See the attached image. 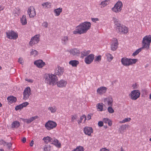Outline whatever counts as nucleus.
<instances>
[{"mask_svg":"<svg viewBox=\"0 0 151 151\" xmlns=\"http://www.w3.org/2000/svg\"><path fill=\"white\" fill-rule=\"evenodd\" d=\"M90 52V51L89 50H84L81 52V56L82 57L86 56L89 54Z\"/></svg>","mask_w":151,"mask_h":151,"instance_id":"33","label":"nucleus"},{"mask_svg":"<svg viewBox=\"0 0 151 151\" xmlns=\"http://www.w3.org/2000/svg\"><path fill=\"white\" fill-rule=\"evenodd\" d=\"M103 122L101 121H99L98 123V125L99 127H101L103 126Z\"/></svg>","mask_w":151,"mask_h":151,"instance_id":"54","label":"nucleus"},{"mask_svg":"<svg viewBox=\"0 0 151 151\" xmlns=\"http://www.w3.org/2000/svg\"><path fill=\"white\" fill-rule=\"evenodd\" d=\"M48 110L50 111L51 113H54L56 111L57 109L55 107L50 106L48 107Z\"/></svg>","mask_w":151,"mask_h":151,"instance_id":"36","label":"nucleus"},{"mask_svg":"<svg viewBox=\"0 0 151 151\" xmlns=\"http://www.w3.org/2000/svg\"><path fill=\"white\" fill-rule=\"evenodd\" d=\"M119 44L117 40L115 38H114L111 42V49L113 51H115L117 48Z\"/></svg>","mask_w":151,"mask_h":151,"instance_id":"9","label":"nucleus"},{"mask_svg":"<svg viewBox=\"0 0 151 151\" xmlns=\"http://www.w3.org/2000/svg\"><path fill=\"white\" fill-rule=\"evenodd\" d=\"M20 125L19 122L17 121H14L11 124V127L12 128H17Z\"/></svg>","mask_w":151,"mask_h":151,"instance_id":"22","label":"nucleus"},{"mask_svg":"<svg viewBox=\"0 0 151 151\" xmlns=\"http://www.w3.org/2000/svg\"><path fill=\"white\" fill-rule=\"evenodd\" d=\"M113 19L114 23L115 24V25L116 26V27H117L118 26H119L121 25L120 22L118 19H117L116 18H114Z\"/></svg>","mask_w":151,"mask_h":151,"instance_id":"37","label":"nucleus"},{"mask_svg":"<svg viewBox=\"0 0 151 151\" xmlns=\"http://www.w3.org/2000/svg\"><path fill=\"white\" fill-rule=\"evenodd\" d=\"M31 55H33L34 56L37 55L38 52L35 50L32 49L31 52Z\"/></svg>","mask_w":151,"mask_h":151,"instance_id":"43","label":"nucleus"},{"mask_svg":"<svg viewBox=\"0 0 151 151\" xmlns=\"http://www.w3.org/2000/svg\"><path fill=\"white\" fill-rule=\"evenodd\" d=\"M85 118V121L86 119V117L85 115H83L80 118L79 120L78 121V123L79 124L81 123L83 119Z\"/></svg>","mask_w":151,"mask_h":151,"instance_id":"42","label":"nucleus"},{"mask_svg":"<svg viewBox=\"0 0 151 151\" xmlns=\"http://www.w3.org/2000/svg\"><path fill=\"white\" fill-rule=\"evenodd\" d=\"M34 63L37 67L39 68H42L45 65V63L41 60L35 61Z\"/></svg>","mask_w":151,"mask_h":151,"instance_id":"18","label":"nucleus"},{"mask_svg":"<svg viewBox=\"0 0 151 151\" xmlns=\"http://www.w3.org/2000/svg\"><path fill=\"white\" fill-rule=\"evenodd\" d=\"M62 9L60 8L55 9L54 11V12L55 14V15L56 16H59L60 14L62 12Z\"/></svg>","mask_w":151,"mask_h":151,"instance_id":"31","label":"nucleus"},{"mask_svg":"<svg viewBox=\"0 0 151 151\" xmlns=\"http://www.w3.org/2000/svg\"><path fill=\"white\" fill-rule=\"evenodd\" d=\"M67 82V81L64 80H61L60 81L57 82V85L58 87L60 88H62L65 87Z\"/></svg>","mask_w":151,"mask_h":151,"instance_id":"17","label":"nucleus"},{"mask_svg":"<svg viewBox=\"0 0 151 151\" xmlns=\"http://www.w3.org/2000/svg\"><path fill=\"white\" fill-rule=\"evenodd\" d=\"M29 104V103L27 102H25L21 104L22 106H23V108L24 107H25L27 105H28Z\"/></svg>","mask_w":151,"mask_h":151,"instance_id":"52","label":"nucleus"},{"mask_svg":"<svg viewBox=\"0 0 151 151\" xmlns=\"http://www.w3.org/2000/svg\"><path fill=\"white\" fill-rule=\"evenodd\" d=\"M133 88L134 89H137L139 87V85L137 83H135L134 84H133L132 86Z\"/></svg>","mask_w":151,"mask_h":151,"instance_id":"51","label":"nucleus"},{"mask_svg":"<svg viewBox=\"0 0 151 151\" xmlns=\"http://www.w3.org/2000/svg\"><path fill=\"white\" fill-rule=\"evenodd\" d=\"M26 141V139L25 137H24L22 140V141L23 143H25Z\"/></svg>","mask_w":151,"mask_h":151,"instance_id":"63","label":"nucleus"},{"mask_svg":"<svg viewBox=\"0 0 151 151\" xmlns=\"http://www.w3.org/2000/svg\"><path fill=\"white\" fill-rule=\"evenodd\" d=\"M88 120H89L91 119V116L89 114H88L87 116Z\"/></svg>","mask_w":151,"mask_h":151,"instance_id":"64","label":"nucleus"},{"mask_svg":"<svg viewBox=\"0 0 151 151\" xmlns=\"http://www.w3.org/2000/svg\"><path fill=\"white\" fill-rule=\"evenodd\" d=\"M116 30L118 32L126 33L128 32V29L126 27L123 25H120L116 27Z\"/></svg>","mask_w":151,"mask_h":151,"instance_id":"10","label":"nucleus"},{"mask_svg":"<svg viewBox=\"0 0 151 151\" xmlns=\"http://www.w3.org/2000/svg\"><path fill=\"white\" fill-rule=\"evenodd\" d=\"M49 3L48 2H47L43 3L42 4V5L43 6H45V7H46L47 6H48L49 5Z\"/></svg>","mask_w":151,"mask_h":151,"instance_id":"58","label":"nucleus"},{"mask_svg":"<svg viewBox=\"0 0 151 151\" xmlns=\"http://www.w3.org/2000/svg\"><path fill=\"white\" fill-rule=\"evenodd\" d=\"M83 131L85 134L88 135L89 136L93 132V130L92 127H86L83 128Z\"/></svg>","mask_w":151,"mask_h":151,"instance_id":"16","label":"nucleus"},{"mask_svg":"<svg viewBox=\"0 0 151 151\" xmlns=\"http://www.w3.org/2000/svg\"><path fill=\"white\" fill-rule=\"evenodd\" d=\"M44 79L45 83L50 85H54L58 80L57 77L56 76L52 74H46L45 76Z\"/></svg>","mask_w":151,"mask_h":151,"instance_id":"1","label":"nucleus"},{"mask_svg":"<svg viewBox=\"0 0 151 151\" xmlns=\"http://www.w3.org/2000/svg\"><path fill=\"white\" fill-rule=\"evenodd\" d=\"M77 117V115H74L72 116L71 117V122H75V120L76 119Z\"/></svg>","mask_w":151,"mask_h":151,"instance_id":"50","label":"nucleus"},{"mask_svg":"<svg viewBox=\"0 0 151 151\" xmlns=\"http://www.w3.org/2000/svg\"><path fill=\"white\" fill-rule=\"evenodd\" d=\"M27 13L30 18L34 17L36 15L35 9L33 6H30L28 8Z\"/></svg>","mask_w":151,"mask_h":151,"instance_id":"11","label":"nucleus"},{"mask_svg":"<svg viewBox=\"0 0 151 151\" xmlns=\"http://www.w3.org/2000/svg\"><path fill=\"white\" fill-rule=\"evenodd\" d=\"M94 55L91 54L85 58V62L87 64H90L91 63L94 59Z\"/></svg>","mask_w":151,"mask_h":151,"instance_id":"14","label":"nucleus"},{"mask_svg":"<svg viewBox=\"0 0 151 151\" xmlns=\"http://www.w3.org/2000/svg\"><path fill=\"white\" fill-rule=\"evenodd\" d=\"M64 72V68L60 66H58L55 70V73L58 76H61Z\"/></svg>","mask_w":151,"mask_h":151,"instance_id":"15","label":"nucleus"},{"mask_svg":"<svg viewBox=\"0 0 151 151\" xmlns=\"http://www.w3.org/2000/svg\"><path fill=\"white\" fill-rule=\"evenodd\" d=\"M122 4L121 1H118L112 9V10L116 13L120 12L122 9Z\"/></svg>","mask_w":151,"mask_h":151,"instance_id":"7","label":"nucleus"},{"mask_svg":"<svg viewBox=\"0 0 151 151\" xmlns=\"http://www.w3.org/2000/svg\"><path fill=\"white\" fill-rule=\"evenodd\" d=\"M70 52L71 54L74 56L78 55L80 53L79 50L76 48L70 50Z\"/></svg>","mask_w":151,"mask_h":151,"instance_id":"21","label":"nucleus"},{"mask_svg":"<svg viewBox=\"0 0 151 151\" xmlns=\"http://www.w3.org/2000/svg\"><path fill=\"white\" fill-rule=\"evenodd\" d=\"M106 55L107 57L108 60L109 61H111L113 58L112 56L109 53H106Z\"/></svg>","mask_w":151,"mask_h":151,"instance_id":"34","label":"nucleus"},{"mask_svg":"<svg viewBox=\"0 0 151 151\" xmlns=\"http://www.w3.org/2000/svg\"><path fill=\"white\" fill-rule=\"evenodd\" d=\"M6 145L7 146L8 148L10 149L12 147V144L10 142L8 143L7 142Z\"/></svg>","mask_w":151,"mask_h":151,"instance_id":"53","label":"nucleus"},{"mask_svg":"<svg viewBox=\"0 0 151 151\" xmlns=\"http://www.w3.org/2000/svg\"><path fill=\"white\" fill-rule=\"evenodd\" d=\"M129 126V125L126 124L121 125L119 129V132L122 134L124 132V130H126L127 128H128Z\"/></svg>","mask_w":151,"mask_h":151,"instance_id":"20","label":"nucleus"},{"mask_svg":"<svg viewBox=\"0 0 151 151\" xmlns=\"http://www.w3.org/2000/svg\"><path fill=\"white\" fill-rule=\"evenodd\" d=\"M103 122L105 123H108V125L110 126H111L112 124V121L108 118H104L103 119Z\"/></svg>","mask_w":151,"mask_h":151,"instance_id":"29","label":"nucleus"},{"mask_svg":"<svg viewBox=\"0 0 151 151\" xmlns=\"http://www.w3.org/2000/svg\"><path fill=\"white\" fill-rule=\"evenodd\" d=\"M40 41L39 35H36L32 38L29 42V44L31 45L37 44Z\"/></svg>","mask_w":151,"mask_h":151,"instance_id":"13","label":"nucleus"},{"mask_svg":"<svg viewBox=\"0 0 151 151\" xmlns=\"http://www.w3.org/2000/svg\"><path fill=\"white\" fill-rule=\"evenodd\" d=\"M137 59H128L126 58H123L122 59V64L124 66H129L135 63Z\"/></svg>","mask_w":151,"mask_h":151,"instance_id":"4","label":"nucleus"},{"mask_svg":"<svg viewBox=\"0 0 151 151\" xmlns=\"http://www.w3.org/2000/svg\"><path fill=\"white\" fill-rule=\"evenodd\" d=\"M101 55H99L96 56L95 59H94V61L99 62L101 61Z\"/></svg>","mask_w":151,"mask_h":151,"instance_id":"45","label":"nucleus"},{"mask_svg":"<svg viewBox=\"0 0 151 151\" xmlns=\"http://www.w3.org/2000/svg\"><path fill=\"white\" fill-rule=\"evenodd\" d=\"M51 146L49 145H46L44 148L45 151H50L51 149Z\"/></svg>","mask_w":151,"mask_h":151,"instance_id":"44","label":"nucleus"},{"mask_svg":"<svg viewBox=\"0 0 151 151\" xmlns=\"http://www.w3.org/2000/svg\"><path fill=\"white\" fill-rule=\"evenodd\" d=\"M73 33L75 34H82V33L80 32V30L79 28H78V26L76 27V30L73 31Z\"/></svg>","mask_w":151,"mask_h":151,"instance_id":"41","label":"nucleus"},{"mask_svg":"<svg viewBox=\"0 0 151 151\" xmlns=\"http://www.w3.org/2000/svg\"><path fill=\"white\" fill-rule=\"evenodd\" d=\"M18 62L20 64H22L23 63V60L22 58H20L19 59Z\"/></svg>","mask_w":151,"mask_h":151,"instance_id":"57","label":"nucleus"},{"mask_svg":"<svg viewBox=\"0 0 151 151\" xmlns=\"http://www.w3.org/2000/svg\"><path fill=\"white\" fill-rule=\"evenodd\" d=\"M100 151H109V150L106 149V148H102L100 150Z\"/></svg>","mask_w":151,"mask_h":151,"instance_id":"59","label":"nucleus"},{"mask_svg":"<svg viewBox=\"0 0 151 151\" xmlns=\"http://www.w3.org/2000/svg\"><path fill=\"white\" fill-rule=\"evenodd\" d=\"M108 111L110 113H113L114 112V110L111 106H109L108 108Z\"/></svg>","mask_w":151,"mask_h":151,"instance_id":"48","label":"nucleus"},{"mask_svg":"<svg viewBox=\"0 0 151 151\" xmlns=\"http://www.w3.org/2000/svg\"><path fill=\"white\" fill-rule=\"evenodd\" d=\"M25 80L26 81H28L29 82H30V83H32L33 81L32 79H28V78L26 79Z\"/></svg>","mask_w":151,"mask_h":151,"instance_id":"60","label":"nucleus"},{"mask_svg":"<svg viewBox=\"0 0 151 151\" xmlns=\"http://www.w3.org/2000/svg\"><path fill=\"white\" fill-rule=\"evenodd\" d=\"M151 42V35H148L144 37L142 40V49H148Z\"/></svg>","mask_w":151,"mask_h":151,"instance_id":"3","label":"nucleus"},{"mask_svg":"<svg viewBox=\"0 0 151 151\" xmlns=\"http://www.w3.org/2000/svg\"><path fill=\"white\" fill-rule=\"evenodd\" d=\"M57 125V123L53 121H48L45 125V127L46 128L50 130L55 128Z\"/></svg>","mask_w":151,"mask_h":151,"instance_id":"6","label":"nucleus"},{"mask_svg":"<svg viewBox=\"0 0 151 151\" xmlns=\"http://www.w3.org/2000/svg\"><path fill=\"white\" fill-rule=\"evenodd\" d=\"M109 4V0H105L104 1H102L101 3L99 4V5L101 6V7H104L106 6Z\"/></svg>","mask_w":151,"mask_h":151,"instance_id":"27","label":"nucleus"},{"mask_svg":"<svg viewBox=\"0 0 151 151\" xmlns=\"http://www.w3.org/2000/svg\"><path fill=\"white\" fill-rule=\"evenodd\" d=\"M22 108L23 106H22L21 104H20L18 105L15 108V109L17 111L19 109H21Z\"/></svg>","mask_w":151,"mask_h":151,"instance_id":"47","label":"nucleus"},{"mask_svg":"<svg viewBox=\"0 0 151 151\" xmlns=\"http://www.w3.org/2000/svg\"><path fill=\"white\" fill-rule=\"evenodd\" d=\"M91 24L89 22H85L78 26L82 34L86 33L91 27Z\"/></svg>","mask_w":151,"mask_h":151,"instance_id":"2","label":"nucleus"},{"mask_svg":"<svg viewBox=\"0 0 151 151\" xmlns=\"http://www.w3.org/2000/svg\"><path fill=\"white\" fill-rule=\"evenodd\" d=\"M61 40L63 44L66 45L68 41V38L67 36H64L62 38Z\"/></svg>","mask_w":151,"mask_h":151,"instance_id":"30","label":"nucleus"},{"mask_svg":"<svg viewBox=\"0 0 151 151\" xmlns=\"http://www.w3.org/2000/svg\"><path fill=\"white\" fill-rule=\"evenodd\" d=\"M83 147L81 146H78L76 148L74 149L72 151H84Z\"/></svg>","mask_w":151,"mask_h":151,"instance_id":"35","label":"nucleus"},{"mask_svg":"<svg viewBox=\"0 0 151 151\" xmlns=\"http://www.w3.org/2000/svg\"><path fill=\"white\" fill-rule=\"evenodd\" d=\"M48 23L47 22H44L42 24V25L43 27H45V28H47L48 27Z\"/></svg>","mask_w":151,"mask_h":151,"instance_id":"56","label":"nucleus"},{"mask_svg":"<svg viewBox=\"0 0 151 151\" xmlns=\"http://www.w3.org/2000/svg\"><path fill=\"white\" fill-rule=\"evenodd\" d=\"M52 144L54 145L56 147H61V144L59 142L58 140L56 139L54 140V142L52 143Z\"/></svg>","mask_w":151,"mask_h":151,"instance_id":"32","label":"nucleus"},{"mask_svg":"<svg viewBox=\"0 0 151 151\" xmlns=\"http://www.w3.org/2000/svg\"><path fill=\"white\" fill-rule=\"evenodd\" d=\"M107 90V88L104 86H101L97 90V92L100 95L102 94L105 93Z\"/></svg>","mask_w":151,"mask_h":151,"instance_id":"19","label":"nucleus"},{"mask_svg":"<svg viewBox=\"0 0 151 151\" xmlns=\"http://www.w3.org/2000/svg\"><path fill=\"white\" fill-rule=\"evenodd\" d=\"M131 120V118H125L122 121H121L119 122L120 123H124L127 122H129Z\"/></svg>","mask_w":151,"mask_h":151,"instance_id":"46","label":"nucleus"},{"mask_svg":"<svg viewBox=\"0 0 151 151\" xmlns=\"http://www.w3.org/2000/svg\"><path fill=\"white\" fill-rule=\"evenodd\" d=\"M104 102H107L109 105L111 106H112V103L113 102V99L111 97H109L106 98L104 99Z\"/></svg>","mask_w":151,"mask_h":151,"instance_id":"23","label":"nucleus"},{"mask_svg":"<svg viewBox=\"0 0 151 151\" xmlns=\"http://www.w3.org/2000/svg\"><path fill=\"white\" fill-rule=\"evenodd\" d=\"M55 139L56 138H55L54 137L53 138H52L50 137V139L49 142H52V143H53L54 142V139Z\"/></svg>","mask_w":151,"mask_h":151,"instance_id":"61","label":"nucleus"},{"mask_svg":"<svg viewBox=\"0 0 151 151\" xmlns=\"http://www.w3.org/2000/svg\"><path fill=\"white\" fill-rule=\"evenodd\" d=\"M79 63V62L78 61L76 60H71L69 62V64L71 65L73 67H76Z\"/></svg>","mask_w":151,"mask_h":151,"instance_id":"25","label":"nucleus"},{"mask_svg":"<svg viewBox=\"0 0 151 151\" xmlns=\"http://www.w3.org/2000/svg\"><path fill=\"white\" fill-rule=\"evenodd\" d=\"M7 100L11 104L12 103L15 102L17 101V99L16 97L12 96H10L7 98Z\"/></svg>","mask_w":151,"mask_h":151,"instance_id":"24","label":"nucleus"},{"mask_svg":"<svg viewBox=\"0 0 151 151\" xmlns=\"http://www.w3.org/2000/svg\"><path fill=\"white\" fill-rule=\"evenodd\" d=\"M97 109L99 110V111H102L103 109V104L101 103H99L97 104Z\"/></svg>","mask_w":151,"mask_h":151,"instance_id":"38","label":"nucleus"},{"mask_svg":"<svg viewBox=\"0 0 151 151\" xmlns=\"http://www.w3.org/2000/svg\"><path fill=\"white\" fill-rule=\"evenodd\" d=\"M25 15H23L20 19V21L22 25H24L27 24V19L26 18Z\"/></svg>","mask_w":151,"mask_h":151,"instance_id":"26","label":"nucleus"},{"mask_svg":"<svg viewBox=\"0 0 151 151\" xmlns=\"http://www.w3.org/2000/svg\"><path fill=\"white\" fill-rule=\"evenodd\" d=\"M91 20L94 22H96V21H99V19L98 18H91Z\"/></svg>","mask_w":151,"mask_h":151,"instance_id":"55","label":"nucleus"},{"mask_svg":"<svg viewBox=\"0 0 151 151\" xmlns=\"http://www.w3.org/2000/svg\"><path fill=\"white\" fill-rule=\"evenodd\" d=\"M38 117H39L38 116H35L31 117L29 119H26V123L27 124L30 123L34 120L36 119H38Z\"/></svg>","mask_w":151,"mask_h":151,"instance_id":"28","label":"nucleus"},{"mask_svg":"<svg viewBox=\"0 0 151 151\" xmlns=\"http://www.w3.org/2000/svg\"><path fill=\"white\" fill-rule=\"evenodd\" d=\"M141 50L142 48H140L137 49L132 54V56H135L137 55V54H138L139 53V52H140L141 51Z\"/></svg>","mask_w":151,"mask_h":151,"instance_id":"40","label":"nucleus"},{"mask_svg":"<svg viewBox=\"0 0 151 151\" xmlns=\"http://www.w3.org/2000/svg\"><path fill=\"white\" fill-rule=\"evenodd\" d=\"M6 37L9 39L16 40L18 37V34L13 31L6 32Z\"/></svg>","mask_w":151,"mask_h":151,"instance_id":"5","label":"nucleus"},{"mask_svg":"<svg viewBox=\"0 0 151 151\" xmlns=\"http://www.w3.org/2000/svg\"><path fill=\"white\" fill-rule=\"evenodd\" d=\"M140 91L138 90H134L132 91L129 94L131 99L133 100H136L138 98L140 95Z\"/></svg>","mask_w":151,"mask_h":151,"instance_id":"8","label":"nucleus"},{"mask_svg":"<svg viewBox=\"0 0 151 151\" xmlns=\"http://www.w3.org/2000/svg\"><path fill=\"white\" fill-rule=\"evenodd\" d=\"M6 142H5L3 139H1L0 140V145H3L4 146H5L6 145Z\"/></svg>","mask_w":151,"mask_h":151,"instance_id":"49","label":"nucleus"},{"mask_svg":"<svg viewBox=\"0 0 151 151\" xmlns=\"http://www.w3.org/2000/svg\"><path fill=\"white\" fill-rule=\"evenodd\" d=\"M50 137L49 136H47L46 137H44L42 140L44 141V142L46 143L47 144L50 141Z\"/></svg>","mask_w":151,"mask_h":151,"instance_id":"39","label":"nucleus"},{"mask_svg":"<svg viewBox=\"0 0 151 151\" xmlns=\"http://www.w3.org/2000/svg\"><path fill=\"white\" fill-rule=\"evenodd\" d=\"M31 89L29 87H27L24 89L23 92L24 99L26 100L29 98L31 94Z\"/></svg>","mask_w":151,"mask_h":151,"instance_id":"12","label":"nucleus"},{"mask_svg":"<svg viewBox=\"0 0 151 151\" xmlns=\"http://www.w3.org/2000/svg\"><path fill=\"white\" fill-rule=\"evenodd\" d=\"M34 144V141L33 140H32L30 143V146L31 147H32Z\"/></svg>","mask_w":151,"mask_h":151,"instance_id":"62","label":"nucleus"}]
</instances>
